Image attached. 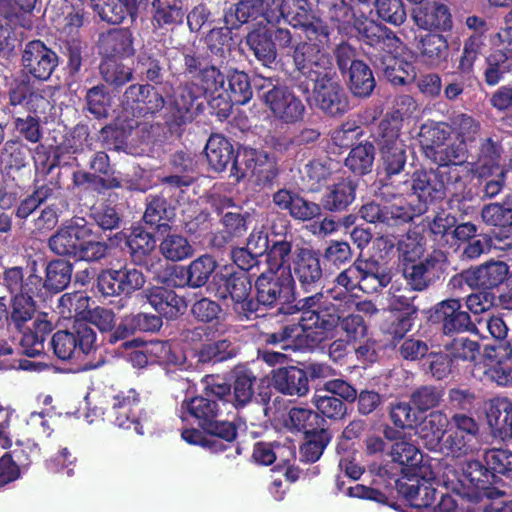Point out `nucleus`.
<instances>
[{
	"mask_svg": "<svg viewBox=\"0 0 512 512\" xmlns=\"http://www.w3.org/2000/svg\"><path fill=\"white\" fill-rule=\"evenodd\" d=\"M412 9L411 17L416 26L434 33L451 32L454 26L450 7L438 0L423 1Z\"/></svg>",
	"mask_w": 512,
	"mask_h": 512,
	"instance_id": "obj_28",
	"label": "nucleus"
},
{
	"mask_svg": "<svg viewBox=\"0 0 512 512\" xmlns=\"http://www.w3.org/2000/svg\"><path fill=\"white\" fill-rule=\"evenodd\" d=\"M11 121L15 138L25 140L31 144H37L42 140L43 128L39 116L12 109Z\"/></svg>",
	"mask_w": 512,
	"mask_h": 512,
	"instance_id": "obj_52",
	"label": "nucleus"
},
{
	"mask_svg": "<svg viewBox=\"0 0 512 512\" xmlns=\"http://www.w3.org/2000/svg\"><path fill=\"white\" fill-rule=\"evenodd\" d=\"M92 8L102 21L112 25L124 22L127 17L137 18V0H92Z\"/></svg>",
	"mask_w": 512,
	"mask_h": 512,
	"instance_id": "obj_46",
	"label": "nucleus"
},
{
	"mask_svg": "<svg viewBox=\"0 0 512 512\" xmlns=\"http://www.w3.org/2000/svg\"><path fill=\"white\" fill-rule=\"evenodd\" d=\"M244 43L264 66L270 67L276 61L277 46L272 39L271 28L262 22L253 24L244 37Z\"/></svg>",
	"mask_w": 512,
	"mask_h": 512,
	"instance_id": "obj_38",
	"label": "nucleus"
},
{
	"mask_svg": "<svg viewBox=\"0 0 512 512\" xmlns=\"http://www.w3.org/2000/svg\"><path fill=\"white\" fill-rule=\"evenodd\" d=\"M353 0H317L319 10L339 34L349 35L359 16Z\"/></svg>",
	"mask_w": 512,
	"mask_h": 512,
	"instance_id": "obj_35",
	"label": "nucleus"
},
{
	"mask_svg": "<svg viewBox=\"0 0 512 512\" xmlns=\"http://www.w3.org/2000/svg\"><path fill=\"white\" fill-rule=\"evenodd\" d=\"M275 0H237L223 9L222 21L236 31L243 26L264 18L267 23H273L278 17L270 15L269 7Z\"/></svg>",
	"mask_w": 512,
	"mask_h": 512,
	"instance_id": "obj_25",
	"label": "nucleus"
},
{
	"mask_svg": "<svg viewBox=\"0 0 512 512\" xmlns=\"http://www.w3.org/2000/svg\"><path fill=\"white\" fill-rule=\"evenodd\" d=\"M450 419L441 410L431 411L422 421L419 437L424 441L427 449L435 451L443 439Z\"/></svg>",
	"mask_w": 512,
	"mask_h": 512,
	"instance_id": "obj_49",
	"label": "nucleus"
},
{
	"mask_svg": "<svg viewBox=\"0 0 512 512\" xmlns=\"http://www.w3.org/2000/svg\"><path fill=\"white\" fill-rule=\"evenodd\" d=\"M31 149L19 138L5 141L0 152V160L7 173L19 171L29 165Z\"/></svg>",
	"mask_w": 512,
	"mask_h": 512,
	"instance_id": "obj_58",
	"label": "nucleus"
},
{
	"mask_svg": "<svg viewBox=\"0 0 512 512\" xmlns=\"http://www.w3.org/2000/svg\"><path fill=\"white\" fill-rule=\"evenodd\" d=\"M468 157V147L465 139L456 140L438 146V149L432 150L431 159L438 165L437 167L448 166L456 167L466 162Z\"/></svg>",
	"mask_w": 512,
	"mask_h": 512,
	"instance_id": "obj_62",
	"label": "nucleus"
},
{
	"mask_svg": "<svg viewBox=\"0 0 512 512\" xmlns=\"http://www.w3.org/2000/svg\"><path fill=\"white\" fill-rule=\"evenodd\" d=\"M416 49L423 63L439 67L446 63L449 56V44L442 33L429 32L417 40Z\"/></svg>",
	"mask_w": 512,
	"mask_h": 512,
	"instance_id": "obj_44",
	"label": "nucleus"
},
{
	"mask_svg": "<svg viewBox=\"0 0 512 512\" xmlns=\"http://www.w3.org/2000/svg\"><path fill=\"white\" fill-rule=\"evenodd\" d=\"M283 231H276L275 225L272 226V238L269 249L266 254L267 269H274L278 272L292 262L293 234L288 231V227H283Z\"/></svg>",
	"mask_w": 512,
	"mask_h": 512,
	"instance_id": "obj_43",
	"label": "nucleus"
},
{
	"mask_svg": "<svg viewBox=\"0 0 512 512\" xmlns=\"http://www.w3.org/2000/svg\"><path fill=\"white\" fill-rule=\"evenodd\" d=\"M114 237L119 240L125 238L133 264L153 272L155 266L161 263L160 257L155 254L156 239L153 234L147 232L143 227L133 228L128 236L121 231L116 233Z\"/></svg>",
	"mask_w": 512,
	"mask_h": 512,
	"instance_id": "obj_27",
	"label": "nucleus"
},
{
	"mask_svg": "<svg viewBox=\"0 0 512 512\" xmlns=\"http://www.w3.org/2000/svg\"><path fill=\"white\" fill-rule=\"evenodd\" d=\"M349 74V89L358 98L369 97L376 87L371 68L364 61H357Z\"/></svg>",
	"mask_w": 512,
	"mask_h": 512,
	"instance_id": "obj_63",
	"label": "nucleus"
},
{
	"mask_svg": "<svg viewBox=\"0 0 512 512\" xmlns=\"http://www.w3.org/2000/svg\"><path fill=\"white\" fill-rule=\"evenodd\" d=\"M250 321L260 316V312L277 308L283 315H294L292 309L297 306L296 282L291 270L278 272L267 269L254 281Z\"/></svg>",
	"mask_w": 512,
	"mask_h": 512,
	"instance_id": "obj_4",
	"label": "nucleus"
},
{
	"mask_svg": "<svg viewBox=\"0 0 512 512\" xmlns=\"http://www.w3.org/2000/svg\"><path fill=\"white\" fill-rule=\"evenodd\" d=\"M504 148L497 137L480 139L476 159L471 163V171L479 179H486L500 171Z\"/></svg>",
	"mask_w": 512,
	"mask_h": 512,
	"instance_id": "obj_34",
	"label": "nucleus"
},
{
	"mask_svg": "<svg viewBox=\"0 0 512 512\" xmlns=\"http://www.w3.org/2000/svg\"><path fill=\"white\" fill-rule=\"evenodd\" d=\"M465 26L472 33L463 40L461 53L456 59V69L464 76L474 72V65L486 48L489 23L484 17L470 15L465 19Z\"/></svg>",
	"mask_w": 512,
	"mask_h": 512,
	"instance_id": "obj_21",
	"label": "nucleus"
},
{
	"mask_svg": "<svg viewBox=\"0 0 512 512\" xmlns=\"http://www.w3.org/2000/svg\"><path fill=\"white\" fill-rule=\"evenodd\" d=\"M217 376V383L225 385L229 389V396L226 397L225 403H230L235 409H241L247 406L254 397L255 384L257 376L254 372L247 368H241L235 371L233 383H228L223 378Z\"/></svg>",
	"mask_w": 512,
	"mask_h": 512,
	"instance_id": "obj_40",
	"label": "nucleus"
},
{
	"mask_svg": "<svg viewBox=\"0 0 512 512\" xmlns=\"http://www.w3.org/2000/svg\"><path fill=\"white\" fill-rule=\"evenodd\" d=\"M353 28L357 40L373 64L389 53H397L402 44L400 38L387 26L369 19L364 12H359Z\"/></svg>",
	"mask_w": 512,
	"mask_h": 512,
	"instance_id": "obj_11",
	"label": "nucleus"
},
{
	"mask_svg": "<svg viewBox=\"0 0 512 512\" xmlns=\"http://www.w3.org/2000/svg\"><path fill=\"white\" fill-rule=\"evenodd\" d=\"M321 253L313 248L297 246L292 258V275L305 292L314 290L323 277Z\"/></svg>",
	"mask_w": 512,
	"mask_h": 512,
	"instance_id": "obj_26",
	"label": "nucleus"
},
{
	"mask_svg": "<svg viewBox=\"0 0 512 512\" xmlns=\"http://www.w3.org/2000/svg\"><path fill=\"white\" fill-rule=\"evenodd\" d=\"M176 217V205L165 190L158 194H149L145 200L143 222L159 233H167Z\"/></svg>",
	"mask_w": 512,
	"mask_h": 512,
	"instance_id": "obj_32",
	"label": "nucleus"
},
{
	"mask_svg": "<svg viewBox=\"0 0 512 512\" xmlns=\"http://www.w3.org/2000/svg\"><path fill=\"white\" fill-rule=\"evenodd\" d=\"M217 381L215 375H206L202 379L201 394L182 401L181 419L196 424L210 436L233 443L238 437V425L233 421L220 419L221 405H226L229 389Z\"/></svg>",
	"mask_w": 512,
	"mask_h": 512,
	"instance_id": "obj_2",
	"label": "nucleus"
},
{
	"mask_svg": "<svg viewBox=\"0 0 512 512\" xmlns=\"http://www.w3.org/2000/svg\"><path fill=\"white\" fill-rule=\"evenodd\" d=\"M183 74L187 78L180 82L169 101L164 120L171 132H178L203 112V100L224 91L229 102L217 112L227 117L231 107L248 103L253 96L250 78L243 71L234 70L225 75L213 63L207 53L195 49H184Z\"/></svg>",
	"mask_w": 512,
	"mask_h": 512,
	"instance_id": "obj_1",
	"label": "nucleus"
},
{
	"mask_svg": "<svg viewBox=\"0 0 512 512\" xmlns=\"http://www.w3.org/2000/svg\"><path fill=\"white\" fill-rule=\"evenodd\" d=\"M372 65L393 86H407L417 77L415 65L397 53L386 54Z\"/></svg>",
	"mask_w": 512,
	"mask_h": 512,
	"instance_id": "obj_33",
	"label": "nucleus"
},
{
	"mask_svg": "<svg viewBox=\"0 0 512 512\" xmlns=\"http://www.w3.org/2000/svg\"><path fill=\"white\" fill-rule=\"evenodd\" d=\"M135 72L146 84L162 86L165 84L166 70L158 54L141 52L136 58ZM168 84V81L166 82Z\"/></svg>",
	"mask_w": 512,
	"mask_h": 512,
	"instance_id": "obj_51",
	"label": "nucleus"
},
{
	"mask_svg": "<svg viewBox=\"0 0 512 512\" xmlns=\"http://www.w3.org/2000/svg\"><path fill=\"white\" fill-rule=\"evenodd\" d=\"M415 242L400 243L402 276L411 291L423 292L435 285L444 274L447 257L441 250H433L423 259L419 257Z\"/></svg>",
	"mask_w": 512,
	"mask_h": 512,
	"instance_id": "obj_7",
	"label": "nucleus"
},
{
	"mask_svg": "<svg viewBox=\"0 0 512 512\" xmlns=\"http://www.w3.org/2000/svg\"><path fill=\"white\" fill-rule=\"evenodd\" d=\"M235 150L229 139L221 135H212L205 146V155L210 167L222 172L228 166L232 168Z\"/></svg>",
	"mask_w": 512,
	"mask_h": 512,
	"instance_id": "obj_50",
	"label": "nucleus"
},
{
	"mask_svg": "<svg viewBox=\"0 0 512 512\" xmlns=\"http://www.w3.org/2000/svg\"><path fill=\"white\" fill-rule=\"evenodd\" d=\"M266 159V151L240 146L234 154L230 176L234 177L236 181H240L246 177L249 171L254 174L257 167L261 166L259 163Z\"/></svg>",
	"mask_w": 512,
	"mask_h": 512,
	"instance_id": "obj_55",
	"label": "nucleus"
},
{
	"mask_svg": "<svg viewBox=\"0 0 512 512\" xmlns=\"http://www.w3.org/2000/svg\"><path fill=\"white\" fill-rule=\"evenodd\" d=\"M375 159V146L365 141L352 147L344 160V166L354 176H365L372 172Z\"/></svg>",
	"mask_w": 512,
	"mask_h": 512,
	"instance_id": "obj_54",
	"label": "nucleus"
},
{
	"mask_svg": "<svg viewBox=\"0 0 512 512\" xmlns=\"http://www.w3.org/2000/svg\"><path fill=\"white\" fill-rule=\"evenodd\" d=\"M509 271L510 267L504 261L490 260L453 275L448 286L453 290H463L467 286L472 290L493 292L508 280Z\"/></svg>",
	"mask_w": 512,
	"mask_h": 512,
	"instance_id": "obj_13",
	"label": "nucleus"
},
{
	"mask_svg": "<svg viewBox=\"0 0 512 512\" xmlns=\"http://www.w3.org/2000/svg\"><path fill=\"white\" fill-rule=\"evenodd\" d=\"M445 477L448 489L472 503H479L484 497L498 499L506 494L502 479L479 460L467 461L461 472L450 470Z\"/></svg>",
	"mask_w": 512,
	"mask_h": 512,
	"instance_id": "obj_6",
	"label": "nucleus"
},
{
	"mask_svg": "<svg viewBox=\"0 0 512 512\" xmlns=\"http://www.w3.org/2000/svg\"><path fill=\"white\" fill-rule=\"evenodd\" d=\"M358 266L361 278L360 290L364 293H378L391 283V270L374 257L362 258L359 256Z\"/></svg>",
	"mask_w": 512,
	"mask_h": 512,
	"instance_id": "obj_41",
	"label": "nucleus"
},
{
	"mask_svg": "<svg viewBox=\"0 0 512 512\" xmlns=\"http://www.w3.org/2000/svg\"><path fill=\"white\" fill-rule=\"evenodd\" d=\"M512 71V54L495 50L485 58L484 82L493 87L499 84L506 74Z\"/></svg>",
	"mask_w": 512,
	"mask_h": 512,
	"instance_id": "obj_59",
	"label": "nucleus"
},
{
	"mask_svg": "<svg viewBox=\"0 0 512 512\" xmlns=\"http://www.w3.org/2000/svg\"><path fill=\"white\" fill-rule=\"evenodd\" d=\"M486 418L489 426L500 436H507L512 421V402L508 398H494L488 403Z\"/></svg>",
	"mask_w": 512,
	"mask_h": 512,
	"instance_id": "obj_61",
	"label": "nucleus"
},
{
	"mask_svg": "<svg viewBox=\"0 0 512 512\" xmlns=\"http://www.w3.org/2000/svg\"><path fill=\"white\" fill-rule=\"evenodd\" d=\"M481 217L487 225L499 228L495 237L503 245L498 248L512 249V194L506 195L502 202L484 205Z\"/></svg>",
	"mask_w": 512,
	"mask_h": 512,
	"instance_id": "obj_31",
	"label": "nucleus"
},
{
	"mask_svg": "<svg viewBox=\"0 0 512 512\" xmlns=\"http://www.w3.org/2000/svg\"><path fill=\"white\" fill-rule=\"evenodd\" d=\"M1 279L2 285L12 295L8 326L12 325L16 330L21 331L36 312L34 298L43 299V296L37 291H28L29 286L25 280L23 266H4Z\"/></svg>",
	"mask_w": 512,
	"mask_h": 512,
	"instance_id": "obj_9",
	"label": "nucleus"
},
{
	"mask_svg": "<svg viewBox=\"0 0 512 512\" xmlns=\"http://www.w3.org/2000/svg\"><path fill=\"white\" fill-rule=\"evenodd\" d=\"M50 343L54 355L67 361L96 350V333L86 321L76 320L70 328L55 332Z\"/></svg>",
	"mask_w": 512,
	"mask_h": 512,
	"instance_id": "obj_14",
	"label": "nucleus"
},
{
	"mask_svg": "<svg viewBox=\"0 0 512 512\" xmlns=\"http://www.w3.org/2000/svg\"><path fill=\"white\" fill-rule=\"evenodd\" d=\"M257 98L282 123L295 124L304 118L306 107L303 101L279 79L258 76L253 80Z\"/></svg>",
	"mask_w": 512,
	"mask_h": 512,
	"instance_id": "obj_8",
	"label": "nucleus"
},
{
	"mask_svg": "<svg viewBox=\"0 0 512 512\" xmlns=\"http://www.w3.org/2000/svg\"><path fill=\"white\" fill-rule=\"evenodd\" d=\"M358 182L351 177L341 178L337 182L326 186L321 195L323 210L330 213H342L356 199Z\"/></svg>",
	"mask_w": 512,
	"mask_h": 512,
	"instance_id": "obj_37",
	"label": "nucleus"
},
{
	"mask_svg": "<svg viewBox=\"0 0 512 512\" xmlns=\"http://www.w3.org/2000/svg\"><path fill=\"white\" fill-rule=\"evenodd\" d=\"M272 382L279 392L286 395L304 396L309 391V380L306 371L296 366L274 370Z\"/></svg>",
	"mask_w": 512,
	"mask_h": 512,
	"instance_id": "obj_45",
	"label": "nucleus"
},
{
	"mask_svg": "<svg viewBox=\"0 0 512 512\" xmlns=\"http://www.w3.org/2000/svg\"><path fill=\"white\" fill-rule=\"evenodd\" d=\"M315 107L326 117L342 118L352 106L350 96L339 78L312 86Z\"/></svg>",
	"mask_w": 512,
	"mask_h": 512,
	"instance_id": "obj_23",
	"label": "nucleus"
},
{
	"mask_svg": "<svg viewBox=\"0 0 512 512\" xmlns=\"http://www.w3.org/2000/svg\"><path fill=\"white\" fill-rule=\"evenodd\" d=\"M238 354L233 342L227 338L204 343L196 352L198 363L217 364L230 360Z\"/></svg>",
	"mask_w": 512,
	"mask_h": 512,
	"instance_id": "obj_60",
	"label": "nucleus"
},
{
	"mask_svg": "<svg viewBox=\"0 0 512 512\" xmlns=\"http://www.w3.org/2000/svg\"><path fill=\"white\" fill-rule=\"evenodd\" d=\"M403 114L396 109L387 112L378 123L375 132L372 134L374 146L378 149L389 146L402 145L405 143L401 139V130L403 128Z\"/></svg>",
	"mask_w": 512,
	"mask_h": 512,
	"instance_id": "obj_48",
	"label": "nucleus"
},
{
	"mask_svg": "<svg viewBox=\"0 0 512 512\" xmlns=\"http://www.w3.org/2000/svg\"><path fill=\"white\" fill-rule=\"evenodd\" d=\"M111 417L113 424L119 428H133L137 434H144L142 422L147 420V412L135 389L120 391L113 396Z\"/></svg>",
	"mask_w": 512,
	"mask_h": 512,
	"instance_id": "obj_20",
	"label": "nucleus"
},
{
	"mask_svg": "<svg viewBox=\"0 0 512 512\" xmlns=\"http://www.w3.org/2000/svg\"><path fill=\"white\" fill-rule=\"evenodd\" d=\"M430 320L439 325L443 334L447 336L473 331L476 328L469 312L463 310L462 302L458 298H449L437 303L432 308Z\"/></svg>",
	"mask_w": 512,
	"mask_h": 512,
	"instance_id": "obj_24",
	"label": "nucleus"
},
{
	"mask_svg": "<svg viewBox=\"0 0 512 512\" xmlns=\"http://www.w3.org/2000/svg\"><path fill=\"white\" fill-rule=\"evenodd\" d=\"M450 424L455 430L446 437L444 444L454 457L466 456L478 450L480 427L474 417L455 412Z\"/></svg>",
	"mask_w": 512,
	"mask_h": 512,
	"instance_id": "obj_22",
	"label": "nucleus"
},
{
	"mask_svg": "<svg viewBox=\"0 0 512 512\" xmlns=\"http://www.w3.org/2000/svg\"><path fill=\"white\" fill-rule=\"evenodd\" d=\"M390 455L392 461L401 466L402 476L418 473L421 470L422 454L417 446L406 440L393 443Z\"/></svg>",
	"mask_w": 512,
	"mask_h": 512,
	"instance_id": "obj_57",
	"label": "nucleus"
},
{
	"mask_svg": "<svg viewBox=\"0 0 512 512\" xmlns=\"http://www.w3.org/2000/svg\"><path fill=\"white\" fill-rule=\"evenodd\" d=\"M164 96L156 86L146 83H135L128 86L122 97L123 112L133 119L155 116L165 106Z\"/></svg>",
	"mask_w": 512,
	"mask_h": 512,
	"instance_id": "obj_18",
	"label": "nucleus"
},
{
	"mask_svg": "<svg viewBox=\"0 0 512 512\" xmlns=\"http://www.w3.org/2000/svg\"><path fill=\"white\" fill-rule=\"evenodd\" d=\"M215 294L221 300L230 299L232 310L239 321H250L252 303V284L249 274L235 269H225L213 277Z\"/></svg>",
	"mask_w": 512,
	"mask_h": 512,
	"instance_id": "obj_12",
	"label": "nucleus"
},
{
	"mask_svg": "<svg viewBox=\"0 0 512 512\" xmlns=\"http://www.w3.org/2000/svg\"><path fill=\"white\" fill-rule=\"evenodd\" d=\"M360 216L373 224H384L389 227L411 222L415 217L412 206L406 203H376L368 202L361 206Z\"/></svg>",
	"mask_w": 512,
	"mask_h": 512,
	"instance_id": "obj_29",
	"label": "nucleus"
},
{
	"mask_svg": "<svg viewBox=\"0 0 512 512\" xmlns=\"http://www.w3.org/2000/svg\"><path fill=\"white\" fill-rule=\"evenodd\" d=\"M121 347L124 349L144 347L146 348V352H148L150 356H154V361L159 364L181 365L183 363L180 356L172 349V345L169 341H153L147 343L141 338H134L124 341Z\"/></svg>",
	"mask_w": 512,
	"mask_h": 512,
	"instance_id": "obj_56",
	"label": "nucleus"
},
{
	"mask_svg": "<svg viewBox=\"0 0 512 512\" xmlns=\"http://www.w3.org/2000/svg\"><path fill=\"white\" fill-rule=\"evenodd\" d=\"M92 234V228L84 218H73L48 239V247L59 256L97 263L108 256L109 246L104 241L91 239Z\"/></svg>",
	"mask_w": 512,
	"mask_h": 512,
	"instance_id": "obj_5",
	"label": "nucleus"
},
{
	"mask_svg": "<svg viewBox=\"0 0 512 512\" xmlns=\"http://www.w3.org/2000/svg\"><path fill=\"white\" fill-rule=\"evenodd\" d=\"M53 330V324L47 319V314L38 316L28 328L22 333L20 339V354L29 358H35L44 354L45 340Z\"/></svg>",
	"mask_w": 512,
	"mask_h": 512,
	"instance_id": "obj_42",
	"label": "nucleus"
},
{
	"mask_svg": "<svg viewBox=\"0 0 512 512\" xmlns=\"http://www.w3.org/2000/svg\"><path fill=\"white\" fill-rule=\"evenodd\" d=\"M145 283L144 274L128 265L118 269H102L96 278L97 290L104 297H130L134 292L142 289Z\"/></svg>",
	"mask_w": 512,
	"mask_h": 512,
	"instance_id": "obj_17",
	"label": "nucleus"
},
{
	"mask_svg": "<svg viewBox=\"0 0 512 512\" xmlns=\"http://www.w3.org/2000/svg\"><path fill=\"white\" fill-rule=\"evenodd\" d=\"M395 487L398 494L412 508H428L435 502L436 489L419 473L401 476L396 480Z\"/></svg>",
	"mask_w": 512,
	"mask_h": 512,
	"instance_id": "obj_30",
	"label": "nucleus"
},
{
	"mask_svg": "<svg viewBox=\"0 0 512 512\" xmlns=\"http://www.w3.org/2000/svg\"><path fill=\"white\" fill-rule=\"evenodd\" d=\"M22 74L27 79L47 81L59 64V56L41 40L25 44L21 56Z\"/></svg>",
	"mask_w": 512,
	"mask_h": 512,
	"instance_id": "obj_19",
	"label": "nucleus"
},
{
	"mask_svg": "<svg viewBox=\"0 0 512 512\" xmlns=\"http://www.w3.org/2000/svg\"><path fill=\"white\" fill-rule=\"evenodd\" d=\"M88 166L92 172L77 170L72 173L73 188H82L89 184L92 191L99 195L122 188V180L112 168L110 158L105 151L93 153Z\"/></svg>",
	"mask_w": 512,
	"mask_h": 512,
	"instance_id": "obj_16",
	"label": "nucleus"
},
{
	"mask_svg": "<svg viewBox=\"0 0 512 512\" xmlns=\"http://www.w3.org/2000/svg\"><path fill=\"white\" fill-rule=\"evenodd\" d=\"M332 439L328 428L304 435V442L299 447L300 461L307 464L317 462Z\"/></svg>",
	"mask_w": 512,
	"mask_h": 512,
	"instance_id": "obj_64",
	"label": "nucleus"
},
{
	"mask_svg": "<svg viewBox=\"0 0 512 512\" xmlns=\"http://www.w3.org/2000/svg\"><path fill=\"white\" fill-rule=\"evenodd\" d=\"M294 307V314L301 313L297 324L301 332L316 330L317 334L323 335L322 340L339 326L340 308L322 292L298 299Z\"/></svg>",
	"mask_w": 512,
	"mask_h": 512,
	"instance_id": "obj_10",
	"label": "nucleus"
},
{
	"mask_svg": "<svg viewBox=\"0 0 512 512\" xmlns=\"http://www.w3.org/2000/svg\"><path fill=\"white\" fill-rule=\"evenodd\" d=\"M410 181L411 195L418 200V204L412 207L415 216L423 215L428 211L429 206L442 202L451 187L454 192L450 201H453V198L457 201L472 199L471 191L463 193L461 198L456 193V190L465 186L461 171L456 167L417 169L412 173Z\"/></svg>",
	"mask_w": 512,
	"mask_h": 512,
	"instance_id": "obj_3",
	"label": "nucleus"
},
{
	"mask_svg": "<svg viewBox=\"0 0 512 512\" xmlns=\"http://www.w3.org/2000/svg\"><path fill=\"white\" fill-rule=\"evenodd\" d=\"M148 303L158 312V316L167 320H175L184 313L187 307L184 297L173 289L164 286H153L146 290Z\"/></svg>",
	"mask_w": 512,
	"mask_h": 512,
	"instance_id": "obj_39",
	"label": "nucleus"
},
{
	"mask_svg": "<svg viewBox=\"0 0 512 512\" xmlns=\"http://www.w3.org/2000/svg\"><path fill=\"white\" fill-rule=\"evenodd\" d=\"M250 214L248 212H231L222 213L219 220L221 228L212 234L209 244L212 248L221 250L235 239L242 238L249 224Z\"/></svg>",
	"mask_w": 512,
	"mask_h": 512,
	"instance_id": "obj_36",
	"label": "nucleus"
},
{
	"mask_svg": "<svg viewBox=\"0 0 512 512\" xmlns=\"http://www.w3.org/2000/svg\"><path fill=\"white\" fill-rule=\"evenodd\" d=\"M24 268L28 291L40 293L43 298L46 293L57 294L63 291L71 282L73 265L64 259H53L45 268V279L38 274L37 262L32 261Z\"/></svg>",
	"mask_w": 512,
	"mask_h": 512,
	"instance_id": "obj_15",
	"label": "nucleus"
},
{
	"mask_svg": "<svg viewBox=\"0 0 512 512\" xmlns=\"http://www.w3.org/2000/svg\"><path fill=\"white\" fill-rule=\"evenodd\" d=\"M98 46L105 57H129L134 53L133 36L129 28H112L101 33Z\"/></svg>",
	"mask_w": 512,
	"mask_h": 512,
	"instance_id": "obj_47",
	"label": "nucleus"
},
{
	"mask_svg": "<svg viewBox=\"0 0 512 512\" xmlns=\"http://www.w3.org/2000/svg\"><path fill=\"white\" fill-rule=\"evenodd\" d=\"M324 418L318 412L302 407H292L286 420L287 428L292 432H301L304 435L326 429Z\"/></svg>",
	"mask_w": 512,
	"mask_h": 512,
	"instance_id": "obj_53",
	"label": "nucleus"
}]
</instances>
